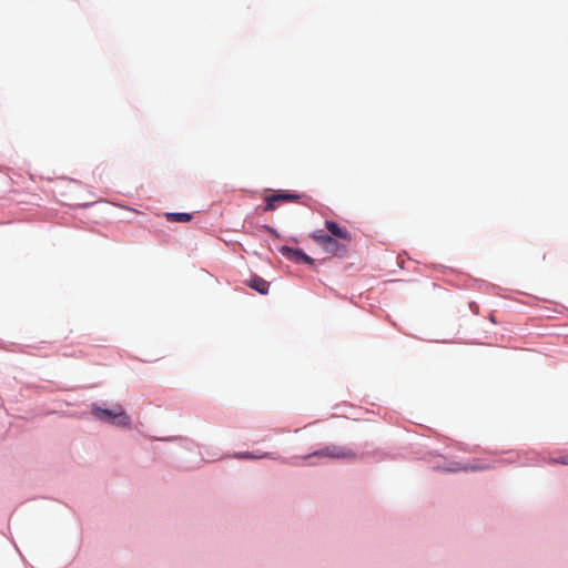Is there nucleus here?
Returning <instances> with one entry per match:
<instances>
[{"instance_id":"10","label":"nucleus","mask_w":568,"mask_h":568,"mask_svg":"<svg viewBox=\"0 0 568 568\" xmlns=\"http://www.w3.org/2000/svg\"><path fill=\"white\" fill-rule=\"evenodd\" d=\"M551 463L560 464V465H568V454H565V455H561L559 457L552 458Z\"/></svg>"},{"instance_id":"7","label":"nucleus","mask_w":568,"mask_h":568,"mask_svg":"<svg viewBox=\"0 0 568 568\" xmlns=\"http://www.w3.org/2000/svg\"><path fill=\"white\" fill-rule=\"evenodd\" d=\"M248 285H250V287H252L253 290L257 291L261 294H266L268 292V288H270V283L267 281H265L264 278L258 277V276H254L250 281Z\"/></svg>"},{"instance_id":"5","label":"nucleus","mask_w":568,"mask_h":568,"mask_svg":"<svg viewBox=\"0 0 568 568\" xmlns=\"http://www.w3.org/2000/svg\"><path fill=\"white\" fill-rule=\"evenodd\" d=\"M325 227L329 232L328 235H331L332 237L336 240H343L347 244L351 243L353 237L351 232L346 227L341 226L338 223L334 221H325Z\"/></svg>"},{"instance_id":"2","label":"nucleus","mask_w":568,"mask_h":568,"mask_svg":"<svg viewBox=\"0 0 568 568\" xmlns=\"http://www.w3.org/2000/svg\"><path fill=\"white\" fill-rule=\"evenodd\" d=\"M311 237L317 243L325 253L333 255H343L346 253L347 247L345 244L339 243L336 239L326 234L323 230L314 231Z\"/></svg>"},{"instance_id":"6","label":"nucleus","mask_w":568,"mask_h":568,"mask_svg":"<svg viewBox=\"0 0 568 568\" xmlns=\"http://www.w3.org/2000/svg\"><path fill=\"white\" fill-rule=\"evenodd\" d=\"M280 252L291 261L313 264V258L306 255L302 250L282 246Z\"/></svg>"},{"instance_id":"4","label":"nucleus","mask_w":568,"mask_h":568,"mask_svg":"<svg viewBox=\"0 0 568 568\" xmlns=\"http://www.w3.org/2000/svg\"><path fill=\"white\" fill-rule=\"evenodd\" d=\"M298 194L288 193V192H278L273 194L266 199V205L264 207L265 211H273L276 209L277 203L282 202H295L300 200Z\"/></svg>"},{"instance_id":"8","label":"nucleus","mask_w":568,"mask_h":568,"mask_svg":"<svg viewBox=\"0 0 568 568\" xmlns=\"http://www.w3.org/2000/svg\"><path fill=\"white\" fill-rule=\"evenodd\" d=\"M165 216L170 222L186 223L192 220V215L190 213H166Z\"/></svg>"},{"instance_id":"1","label":"nucleus","mask_w":568,"mask_h":568,"mask_svg":"<svg viewBox=\"0 0 568 568\" xmlns=\"http://www.w3.org/2000/svg\"><path fill=\"white\" fill-rule=\"evenodd\" d=\"M92 415L99 420L106 422L120 427H128L131 424L130 416L120 405H116L111 409H103L98 406H93Z\"/></svg>"},{"instance_id":"9","label":"nucleus","mask_w":568,"mask_h":568,"mask_svg":"<svg viewBox=\"0 0 568 568\" xmlns=\"http://www.w3.org/2000/svg\"><path fill=\"white\" fill-rule=\"evenodd\" d=\"M486 468H487V467H486V466H484V465H481V464H471V465H466V466H464V467H462V468H452L450 470H452V471H456V470L462 469V470H465V471H468V470H470V471H477V470H484V469H486Z\"/></svg>"},{"instance_id":"3","label":"nucleus","mask_w":568,"mask_h":568,"mask_svg":"<svg viewBox=\"0 0 568 568\" xmlns=\"http://www.w3.org/2000/svg\"><path fill=\"white\" fill-rule=\"evenodd\" d=\"M312 456H318V457H329V458H344V459H353L355 458V453L345 446H338V445H329L321 450H317L312 454Z\"/></svg>"},{"instance_id":"11","label":"nucleus","mask_w":568,"mask_h":568,"mask_svg":"<svg viewBox=\"0 0 568 568\" xmlns=\"http://www.w3.org/2000/svg\"><path fill=\"white\" fill-rule=\"evenodd\" d=\"M244 457H246V458H252L253 456H252V455H250V454H246V455H244Z\"/></svg>"}]
</instances>
